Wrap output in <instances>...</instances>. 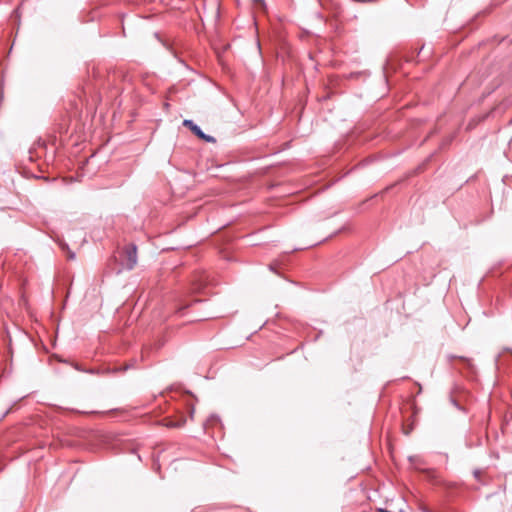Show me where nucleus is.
Segmentation results:
<instances>
[{"instance_id": "obj_1", "label": "nucleus", "mask_w": 512, "mask_h": 512, "mask_svg": "<svg viewBox=\"0 0 512 512\" xmlns=\"http://www.w3.org/2000/svg\"><path fill=\"white\" fill-rule=\"evenodd\" d=\"M121 264L128 270H132L137 264V247L135 244L125 246L121 255Z\"/></svg>"}, {"instance_id": "obj_2", "label": "nucleus", "mask_w": 512, "mask_h": 512, "mask_svg": "<svg viewBox=\"0 0 512 512\" xmlns=\"http://www.w3.org/2000/svg\"><path fill=\"white\" fill-rule=\"evenodd\" d=\"M183 125L187 128H189L196 136H198L200 139L208 142V143H215L216 139L210 135L205 134L199 126H197L192 120H184Z\"/></svg>"}, {"instance_id": "obj_3", "label": "nucleus", "mask_w": 512, "mask_h": 512, "mask_svg": "<svg viewBox=\"0 0 512 512\" xmlns=\"http://www.w3.org/2000/svg\"><path fill=\"white\" fill-rule=\"evenodd\" d=\"M253 3L257 9L265 10L266 5L264 0H253Z\"/></svg>"}, {"instance_id": "obj_4", "label": "nucleus", "mask_w": 512, "mask_h": 512, "mask_svg": "<svg viewBox=\"0 0 512 512\" xmlns=\"http://www.w3.org/2000/svg\"><path fill=\"white\" fill-rule=\"evenodd\" d=\"M67 257L72 260V259L75 258V254L73 252H71V251H68Z\"/></svg>"}, {"instance_id": "obj_5", "label": "nucleus", "mask_w": 512, "mask_h": 512, "mask_svg": "<svg viewBox=\"0 0 512 512\" xmlns=\"http://www.w3.org/2000/svg\"><path fill=\"white\" fill-rule=\"evenodd\" d=\"M376 512H388V511H387V510H385V509H383V508H378V509L376 510Z\"/></svg>"}, {"instance_id": "obj_6", "label": "nucleus", "mask_w": 512, "mask_h": 512, "mask_svg": "<svg viewBox=\"0 0 512 512\" xmlns=\"http://www.w3.org/2000/svg\"><path fill=\"white\" fill-rule=\"evenodd\" d=\"M202 284H199L198 286L194 287V290H199L201 288Z\"/></svg>"}]
</instances>
